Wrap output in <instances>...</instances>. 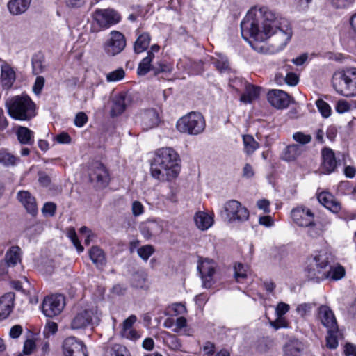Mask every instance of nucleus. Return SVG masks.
I'll return each instance as SVG.
<instances>
[{
  "label": "nucleus",
  "instance_id": "4468645a",
  "mask_svg": "<svg viewBox=\"0 0 356 356\" xmlns=\"http://www.w3.org/2000/svg\"><path fill=\"white\" fill-rule=\"evenodd\" d=\"M197 269L202 280L203 286L210 288L212 285L213 276L216 269L214 261L209 259H204L199 261Z\"/></svg>",
  "mask_w": 356,
  "mask_h": 356
},
{
  "label": "nucleus",
  "instance_id": "6e6d98bb",
  "mask_svg": "<svg viewBox=\"0 0 356 356\" xmlns=\"http://www.w3.org/2000/svg\"><path fill=\"white\" fill-rule=\"evenodd\" d=\"M36 346L33 339H26L24 343L23 354L30 355L35 350Z\"/></svg>",
  "mask_w": 356,
  "mask_h": 356
},
{
  "label": "nucleus",
  "instance_id": "473e14b6",
  "mask_svg": "<svg viewBox=\"0 0 356 356\" xmlns=\"http://www.w3.org/2000/svg\"><path fill=\"white\" fill-rule=\"evenodd\" d=\"M300 154V146L298 145H291L284 149L282 154V158L286 161H291L296 159Z\"/></svg>",
  "mask_w": 356,
  "mask_h": 356
},
{
  "label": "nucleus",
  "instance_id": "49530a36",
  "mask_svg": "<svg viewBox=\"0 0 356 356\" xmlns=\"http://www.w3.org/2000/svg\"><path fill=\"white\" fill-rule=\"evenodd\" d=\"M316 106L323 118H328L331 114L330 105L323 99H318L316 102Z\"/></svg>",
  "mask_w": 356,
  "mask_h": 356
},
{
  "label": "nucleus",
  "instance_id": "37998d69",
  "mask_svg": "<svg viewBox=\"0 0 356 356\" xmlns=\"http://www.w3.org/2000/svg\"><path fill=\"white\" fill-rule=\"evenodd\" d=\"M315 305L311 302H304L298 305L296 309V313L302 318L309 315Z\"/></svg>",
  "mask_w": 356,
  "mask_h": 356
},
{
  "label": "nucleus",
  "instance_id": "c9c22d12",
  "mask_svg": "<svg viewBox=\"0 0 356 356\" xmlns=\"http://www.w3.org/2000/svg\"><path fill=\"white\" fill-rule=\"evenodd\" d=\"M245 152L250 155L259 147V143L250 135H244L243 136Z\"/></svg>",
  "mask_w": 356,
  "mask_h": 356
},
{
  "label": "nucleus",
  "instance_id": "052dcab7",
  "mask_svg": "<svg viewBox=\"0 0 356 356\" xmlns=\"http://www.w3.org/2000/svg\"><path fill=\"white\" fill-rule=\"evenodd\" d=\"M58 330V325L56 323L50 322L47 324L44 330L43 334L46 338L49 337L50 334H54Z\"/></svg>",
  "mask_w": 356,
  "mask_h": 356
},
{
  "label": "nucleus",
  "instance_id": "58836bf2",
  "mask_svg": "<svg viewBox=\"0 0 356 356\" xmlns=\"http://www.w3.org/2000/svg\"><path fill=\"white\" fill-rule=\"evenodd\" d=\"M126 108V98L124 96L117 97L111 109V115L117 116L122 114Z\"/></svg>",
  "mask_w": 356,
  "mask_h": 356
},
{
  "label": "nucleus",
  "instance_id": "bf43d9fd",
  "mask_svg": "<svg viewBox=\"0 0 356 356\" xmlns=\"http://www.w3.org/2000/svg\"><path fill=\"white\" fill-rule=\"evenodd\" d=\"M170 308L174 312L175 316L184 314L186 312V308L185 305L181 302L174 303L171 305Z\"/></svg>",
  "mask_w": 356,
  "mask_h": 356
},
{
  "label": "nucleus",
  "instance_id": "ddd939ff",
  "mask_svg": "<svg viewBox=\"0 0 356 356\" xmlns=\"http://www.w3.org/2000/svg\"><path fill=\"white\" fill-rule=\"evenodd\" d=\"M63 352L65 356H88L84 343L74 337L64 340Z\"/></svg>",
  "mask_w": 356,
  "mask_h": 356
},
{
  "label": "nucleus",
  "instance_id": "f704fd0d",
  "mask_svg": "<svg viewBox=\"0 0 356 356\" xmlns=\"http://www.w3.org/2000/svg\"><path fill=\"white\" fill-rule=\"evenodd\" d=\"M302 346L298 341H291L284 347L285 356H300Z\"/></svg>",
  "mask_w": 356,
  "mask_h": 356
},
{
  "label": "nucleus",
  "instance_id": "3c124183",
  "mask_svg": "<svg viewBox=\"0 0 356 356\" xmlns=\"http://www.w3.org/2000/svg\"><path fill=\"white\" fill-rule=\"evenodd\" d=\"M33 73L35 75L42 73L44 70V66L42 60L38 57H33L32 58Z\"/></svg>",
  "mask_w": 356,
  "mask_h": 356
},
{
  "label": "nucleus",
  "instance_id": "a19ab883",
  "mask_svg": "<svg viewBox=\"0 0 356 356\" xmlns=\"http://www.w3.org/2000/svg\"><path fill=\"white\" fill-rule=\"evenodd\" d=\"M17 158L4 149H0V163L5 166L14 165Z\"/></svg>",
  "mask_w": 356,
  "mask_h": 356
},
{
  "label": "nucleus",
  "instance_id": "5fc2aeb1",
  "mask_svg": "<svg viewBox=\"0 0 356 356\" xmlns=\"http://www.w3.org/2000/svg\"><path fill=\"white\" fill-rule=\"evenodd\" d=\"M44 78L43 76H37L33 86V91L35 95H40L44 86Z\"/></svg>",
  "mask_w": 356,
  "mask_h": 356
},
{
  "label": "nucleus",
  "instance_id": "39448f33",
  "mask_svg": "<svg viewBox=\"0 0 356 356\" xmlns=\"http://www.w3.org/2000/svg\"><path fill=\"white\" fill-rule=\"evenodd\" d=\"M205 120L203 115L197 112H191L178 120L176 127L183 134L198 135L205 129Z\"/></svg>",
  "mask_w": 356,
  "mask_h": 356
},
{
  "label": "nucleus",
  "instance_id": "cd10ccee",
  "mask_svg": "<svg viewBox=\"0 0 356 356\" xmlns=\"http://www.w3.org/2000/svg\"><path fill=\"white\" fill-rule=\"evenodd\" d=\"M151 63H152L149 60V59L144 58L138 65L137 70L138 74L140 76H143L147 74L150 70H154L156 74L161 72L165 71V65L160 64L159 68H157L156 67H153Z\"/></svg>",
  "mask_w": 356,
  "mask_h": 356
},
{
  "label": "nucleus",
  "instance_id": "8fccbe9b",
  "mask_svg": "<svg viewBox=\"0 0 356 356\" xmlns=\"http://www.w3.org/2000/svg\"><path fill=\"white\" fill-rule=\"evenodd\" d=\"M329 2L336 9H344L350 6L355 0H329Z\"/></svg>",
  "mask_w": 356,
  "mask_h": 356
},
{
  "label": "nucleus",
  "instance_id": "7c9ffc66",
  "mask_svg": "<svg viewBox=\"0 0 356 356\" xmlns=\"http://www.w3.org/2000/svg\"><path fill=\"white\" fill-rule=\"evenodd\" d=\"M89 256L97 268H102L106 263L104 251L97 246H92L89 251Z\"/></svg>",
  "mask_w": 356,
  "mask_h": 356
},
{
  "label": "nucleus",
  "instance_id": "dca6fc26",
  "mask_svg": "<svg viewBox=\"0 0 356 356\" xmlns=\"http://www.w3.org/2000/svg\"><path fill=\"white\" fill-rule=\"evenodd\" d=\"M268 100L275 108L282 109L286 108L290 104V97L281 90H272L268 93Z\"/></svg>",
  "mask_w": 356,
  "mask_h": 356
},
{
  "label": "nucleus",
  "instance_id": "f3484780",
  "mask_svg": "<svg viewBox=\"0 0 356 356\" xmlns=\"http://www.w3.org/2000/svg\"><path fill=\"white\" fill-rule=\"evenodd\" d=\"M318 318L327 329H335L338 327L332 310L327 305H321L318 307Z\"/></svg>",
  "mask_w": 356,
  "mask_h": 356
},
{
  "label": "nucleus",
  "instance_id": "4be33fe9",
  "mask_svg": "<svg viewBox=\"0 0 356 356\" xmlns=\"http://www.w3.org/2000/svg\"><path fill=\"white\" fill-rule=\"evenodd\" d=\"M318 202L330 211L337 213L341 211V203L328 192H322L318 195Z\"/></svg>",
  "mask_w": 356,
  "mask_h": 356
},
{
  "label": "nucleus",
  "instance_id": "6e6552de",
  "mask_svg": "<svg viewBox=\"0 0 356 356\" xmlns=\"http://www.w3.org/2000/svg\"><path fill=\"white\" fill-rule=\"evenodd\" d=\"M92 19L102 29L119 23L121 20V15L113 8H97L92 13Z\"/></svg>",
  "mask_w": 356,
  "mask_h": 356
},
{
  "label": "nucleus",
  "instance_id": "ea45409f",
  "mask_svg": "<svg viewBox=\"0 0 356 356\" xmlns=\"http://www.w3.org/2000/svg\"><path fill=\"white\" fill-rule=\"evenodd\" d=\"M325 274H327L326 279L330 278L333 280H339L344 277L345 269L341 266L330 267L329 270H325Z\"/></svg>",
  "mask_w": 356,
  "mask_h": 356
},
{
  "label": "nucleus",
  "instance_id": "aec40b11",
  "mask_svg": "<svg viewBox=\"0 0 356 356\" xmlns=\"http://www.w3.org/2000/svg\"><path fill=\"white\" fill-rule=\"evenodd\" d=\"M143 129L145 131L156 127L159 124V115L154 109H147L140 113Z\"/></svg>",
  "mask_w": 356,
  "mask_h": 356
},
{
  "label": "nucleus",
  "instance_id": "69168bd1",
  "mask_svg": "<svg viewBox=\"0 0 356 356\" xmlns=\"http://www.w3.org/2000/svg\"><path fill=\"white\" fill-rule=\"evenodd\" d=\"M289 310V305L284 302H280L276 307V314L277 317H282Z\"/></svg>",
  "mask_w": 356,
  "mask_h": 356
},
{
  "label": "nucleus",
  "instance_id": "a211bd4d",
  "mask_svg": "<svg viewBox=\"0 0 356 356\" xmlns=\"http://www.w3.org/2000/svg\"><path fill=\"white\" fill-rule=\"evenodd\" d=\"M17 200L22 203L28 213L35 216L38 207L35 198L27 191H19L17 194Z\"/></svg>",
  "mask_w": 356,
  "mask_h": 356
},
{
  "label": "nucleus",
  "instance_id": "9b49d317",
  "mask_svg": "<svg viewBox=\"0 0 356 356\" xmlns=\"http://www.w3.org/2000/svg\"><path fill=\"white\" fill-rule=\"evenodd\" d=\"M89 179L99 188H105L109 182V175L106 167L100 162L91 164L88 171Z\"/></svg>",
  "mask_w": 356,
  "mask_h": 356
},
{
  "label": "nucleus",
  "instance_id": "13d9d810",
  "mask_svg": "<svg viewBox=\"0 0 356 356\" xmlns=\"http://www.w3.org/2000/svg\"><path fill=\"white\" fill-rule=\"evenodd\" d=\"M132 213L134 216H138L144 213V207L139 201H134L131 207Z\"/></svg>",
  "mask_w": 356,
  "mask_h": 356
},
{
  "label": "nucleus",
  "instance_id": "423d86ee",
  "mask_svg": "<svg viewBox=\"0 0 356 356\" xmlns=\"http://www.w3.org/2000/svg\"><path fill=\"white\" fill-rule=\"evenodd\" d=\"M101 312L97 306L81 307L72 319L70 327L72 330L84 329L88 325L97 324L100 321Z\"/></svg>",
  "mask_w": 356,
  "mask_h": 356
},
{
  "label": "nucleus",
  "instance_id": "a878e982",
  "mask_svg": "<svg viewBox=\"0 0 356 356\" xmlns=\"http://www.w3.org/2000/svg\"><path fill=\"white\" fill-rule=\"evenodd\" d=\"M22 250L17 245L12 246L6 252L4 261L8 266H15L17 263L21 262Z\"/></svg>",
  "mask_w": 356,
  "mask_h": 356
},
{
  "label": "nucleus",
  "instance_id": "0e129e2a",
  "mask_svg": "<svg viewBox=\"0 0 356 356\" xmlns=\"http://www.w3.org/2000/svg\"><path fill=\"white\" fill-rule=\"evenodd\" d=\"M187 321L186 318L181 316L176 319L175 321V327L172 328V331L175 332H178L181 329L186 327Z\"/></svg>",
  "mask_w": 356,
  "mask_h": 356
},
{
  "label": "nucleus",
  "instance_id": "5701e85b",
  "mask_svg": "<svg viewBox=\"0 0 356 356\" xmlns=\"http://www.w3.org/2000/svg\"><path fill=\"white\" fill-rule=\"evenodd\" d=\"M15 300V293L9 292L0 298V321L6 319L11 313Z\"/></svg>",
  "mask_w": 356,
  "mask_h": 356
},
{
  "label": "nucleus",
  "instance_id": "f03ea898",
  "mask_svg": "<svg viewBox=\"0 0 356 356\" xmlns=\"http://www.w3.org/2000/svg\"><path fill=\"white\" fill-rule=\"evenodd\" d=\"M179 154L172 148L159 149L151 164V175L161 181H171L179 174Z\"/></svg>",
  "mask_w": 356,
  "mask_h": 356
},
{
  "label": "nucleus",
  "instance_id": "7ed1b4c3",
  "mask_svg": "<svg viewBox=\"0 0 356 356\" xmlns=\"http://www.w3.org/2000/svg\"><path fill=\"white\" fill-rule=\"evenodd\" d=\"M8 115L16 120L29 121L35 116V104L26 95H17L6 102Z\"/></svg>",
  "mask_w": 356,
  "mask_h": 356
},
{
  "label": "nucleus",
  "instance_id": "338daca9",
  "mask_svg": "<svg viewBox=\"0 0 356 356\" xmlns=\"http://www.w3.org/2000/svg\"><path fill=\"white\" fill-rule=\"evenodd\" d=\"M23 328L20 325H15L13 326L9 332V336L12 339H17L22 334Z\"/></svg>",
  "mask_w": 356,
  "mask_h": 356
},
{
  "label": "nucleus",
  "instance_id": "680f3d73",
  "mask_svg": "<svg viewBox=\"0 0 356 356\" xmlns=\"http://www.w3.org/2000/svg\"><path fill=\"white\" fill-rule=\"evenodd\" d=\"M350 109V106L346 100H339L336 105V111L339 113H343Z\"/></svg>",
  "mask_w": 356,
  "mask_h": 356
},
{
  "label": "nucleus",
  "instance_id": "c85d7f7f",
  "mask_svg": "<svg viewBox=\"0 0 356 356\" xmlns=\"http://www.w3.org/2000/svg\"><path fill=\"white\" fill-rule=\"evenodd\" d=\"M1 82L4 88H11L15 81V73L14 70L8 65L1 66Z\"/></svg>",
  "mask_w": 356,
  "mask_h": 356
},
{
  "label": "nucleus",
  "instance_id": "e433bc0d",
  "mask_svg": "<svg viewBox=\"0 0 356 356\" xmlns=\"http://www.w3.org/2000/svg\"><path fill=\"white\" fill-rule=\"evenodd\" d=\"M339 329H327V335L326 337V346L330 349H336L338 347Z\"/></svg>",
  "mask_w": 356,
  "mask_h": 356
},
{
  "label": "nucleus",
  "instance_id": "c756f323",
  "mask_svg": "<svg viewBox=\"0 0 356 356\" xmlns=\"http://www.w3.org/2000/svg\"><path fill=\"white\" fill-rule=\"evenodd\" d=\"M194 220L197 227L201 230H207L213 223V218L208 213L202 211L196 213Z\"/></svg>",
  "mask_w": 356,
  "mask_h": 356
},
{
  "label": "nucleus",
  "instance_id": "bb28decb",
  "mask_svg": "<svg viewBox=\"0 0 356 356\" xmlns=\"http://www.w3.org/2000/svg\"><path fill=\"white\" fill-rule=\"evenodd\" d=\"M151 41V36L149 33L143 32L139 33L134 44V51L136 54H140L147 49Z\"/></svg>",
  "mask_w": 356,
  "mask_h": 356
},
{
  "label": "nucleus",
  "instance_id": "72a5a7b5",
  "mask_svg": "<svg viewBox=\"0 0 356 356\" xmlns=\"http://www.w3.org/2000/svg\"><path fill=\"white\" fill-rule=\"evenodd\" d=\"M104 356H131V355L124 346L115 343L106 348Z\"/></svg>",
  "mask_w": 356,
  "mask_h": 356
},
{
  "label": "nucleus",
  "instance_id": "4d7b16f0",
  "mask_svg": "<svg viewBox=\"0 0 356 356\" xmlns=\"http://www.w3.org/2000/svg\"><path fill=\"white\" fill-rule=\"evenodd\" d=\"M88 121V117L83 112H79L76 114L74 119V124L78 127H82Z\"/></svg>",
  "mask_w": 356,
  "mask_h": 356
},
{
  "label": "nucleus",
  "instance_id": "864d4df0",
  "mask_svg": "<svg viewBox=\"0 0 356 356\" xmlns=\"http://www.w3.org/2000/svg\"><path fill=\"white\" fill-rule=\"evenodd\" d=\"M293 138L298 143L305 145L312 140V136L309 134H305L302 132H296L293 135Z\"/></svg>",
  "mask_w": 356,
  "mask_h": 356
},
{
  "label": "nucleus",
  "instance_id": "4c0bfd02",
  "mask_svg": "<svg viewBox=\"0 0 356 356\" xmlns=\"http://www.w3.org/2000/svg\"><path fill=\"white\" fill-rule=\"evenodd\" d=\"M330 222H327V223L317 225L314 222V219L313 224L307 227H308V230H307L308 235L313 238H316L319 237L320 236H321L323 234L324 231L326 229L327 225Z\"/></svg>",
  "mask_w": 356,
  "mask_h": 356
},
{
  "label": "nucleus",
  "instance_id": "09e8293b",
  "mask_svg": "<svg viewBox=\"0 0 356 356\" xmlns=\"http://www.w3.org/2000/svg\"><path fill=\"white\" fill-rule=\"evenodd\" d=\"M146 278L143 273H136L131 278V284L136 288H143L145 284Z\"/></svg>",
  "mask_w": 356,
  "mask_h": 356
},
{
  "label": "nucleus",
  "instance_id": "f8f14e48",
  "mask_svg": "<svg viewBox=\"0 0 356 356\" xmlns=\"http://www.w3.org/2000/svg\"><path fill=\"white\" fill-rule=\"evenodd\" d=\"M125 46L124 35L118 31H112L109 39L104 44V49L107 54L115 56L123 51Z\"/></svg>",
  "mask_w": 356,
  "mask_h": 356
},
{
  "label": "nucleus",
  "instance_id": "b1692460",
  "mask_svg": "<svg viewBox=\"0 0 356 356\" xmlns=\"http://www.w3.org/2000/svg\"><path fill=\"white\" fill-rule=\"evenodd\" d=\"M16 136L21 145H31L34 143V133L29 128L18 126L16 128Z\"/></svg>",
  "mask_w": 356,
  "mask_h": 356
},
{
  "label": "nucleus",
  "instance_id": "20e7f679",
  "mask_svg": "<svg viewBox=\"0 0 356 356\" xmlns=\"http://www.w3.org/2000/svg\"><path fill=\"white\" fill-rule=\"evenodd\" d=\"M332 82L339 94L346 97L356 96V68L349 67L335 72Z\"/></svg>",
  "mask_w": 356,
  "mask_h": 356
},
{
  "label": "nucleus",
  "instance_id": "774afa93",
  "mask_svg": "<svg viewBox=\"0 0 356 356\" xmlns=\"http://www.w3.org/2000/svg\"><path fill=\"white\" fill-rule=\"evenodd\" d=\"M344 354L346 356H356V346L347 343L344 346Z\"/></svg>",
  "mask_w": 356,
  "mask_h": 356
},
{
  "label": "nucleus",
  "instance_id": "393cba45",
  "mask_svg": "<svg viewBox=\"0 0 356 356\" xmlns=\"http://www.w3.org/2000/svg\"><path fill=\"white\" fill-rule=\"evenodd\" d=\"M31 2V0H10L8 8L12 15H21L27 10Z\"/></svg>",
  "mask_w": 356,
  "mask_h": 356
},
{
  "label": "nucleus",
  "instance_id": "c03bdc74",
  "mask_svg": "<svg viewBox=\"0 0 356 356\" xmlns=\"http://www.w3.org/2000/svg\"><path fill=\"white\" fill-rule=\"evenodd\" d=\"M137 252L142 259L147 261L151 255L154 252V248L152 245H145L139 248Z\"/></svg>",
  "mask_w": 356,
  "mask_h": 356
},
{
  "label": "nucleus",
  "instance_id": "1a4fd4ad",
  "mask_svg": "<svg viewBox=\"0 0 356 356\" xmlns=\"http://www.w3.org/2000/svg\"><path fill=\"white\" fill-rule=\"evenodd\" d=\"M225 219L229 222L234 221L243 222L247 220L249 218L248 210L243 207L241 204L234 200L227 202L223 207Z\"/></svg>",
  "mask_w": 356,
  "mask_h": 356
},
{
  "label": "nucleus",
  "instance_id": "2eb2a0df",
  "mask_svg": "<svg viewBox=\"0 0 356 356\" xmlns=\"http://www.w3.org/2000/svg\"><path fill=\"white\" fill-rule=\"evenodd\" d=\"M293 221L300 227H308L313 224L314 214L305 207H298L291 211Z\"/></svg>",
  "mask_w": 356,
  "mask_h": 356
},
{
  "label": "nucleus",
  "instance_id": "2f4dec72",
  "mask_svg": "<svg viewBox=\"0 0 356 356\" xmlns=\"http://www.w3.org/2000/svg\"><path fill=\"white\" fill-rule=\"evenodd\" d=\"M261 88L251 84H247L245 92L241 97V101L245 104L251 103L257 99L260 94Z\"/></svg>",
  "mask_w": 356,
  "mask_h": 356
},
{
  "label": "nucleus",
  "instance_id": "412c9836",
  "mask_svg": "<svg viewBox=\"0 0 356 356\" xmlns=\"http://www.w3.org/2000/svg\"><path fill=\"white\" fill-rule=\"evenodd\" d=\"M140 230L144 238L148 240L161 233L163 227L157 221L149 220L141 223Z\"/></svg>",
  "mask_w": 356,
  "mask_h": 356
},
{
  "label": "nucleus",
  "instance_id": "603ef678",
  "mask_svg": "<svg viewBox=\"0 0 356 356\" xmlns=\"http://www.w3.org/2000/svg\"><path fill=\"white\" fill-rule=\"evenodd\" d=\"M68 237L71 239L74 245L76 248L79 252L83 251V247L81 245L80 241L78 239L76 233L74 229H70L68 232Z\"/></svg>",
  "mask_w": 356,
  "mask_h": 356
},
{
  "label": "nucleus",
  "instance_id": "9d476101",
  "mask_svg": "<svg viewBox=\"0 0 356 356\" xmlns=\"http://www.w3.org/2000/svg\"><path fill=\"white\" fill-rule=\"evenodd\" d=\"M65 305L63 296L60 294L51 295L44 298L42 305V310L46 316L52 318L60 314Z\"/></svg>",
  "mask_w": 356,
  "mask_h": 356
},
{
  "label": "nucleus",
  "instance_id": "f257e3e1",
  "mask_svg": "<svg viewBox=\"0 0 356 356\" xmlns=\"http://www.w3.org/2000/svg\"><path fill=\"white\" fill-rule=\"evenodd\" d=\"M242 37L264 42L270 38L271 52L282 50L292 36L289 22L266 7L252 8L241 23Z\"/></svg>",
  "mask_w": 356,
  "mask_h": 356
},
{
  "label": "nucleus",
  "instance_id": "79ce46f5",
  "mask_svg": "<svg viewBox=\"0 0 356 356\" xmlns=\"http://www.w3.org/2000/svg\"><path fill=\"white\" fill-rule=\"evenodd\" d=\"M234 277L238 282L247 277V273L249 269L248 266H244L241 263H238L234 265Z\"/></svg>",
  "mask_w": 356,
  "mask_h": 356
},
{
  "label": "nucleus",
  "instance_id": "e2e57ef3",
  "mask_svg": "<svg viewBox=\"0 0 356 356\" xmlns=\"http://www.w3.org/2000/svg\"><path fill=\"white\" fill-rule=\"evenodd\" d=\"M56 204H54L53 202H46L44 204L43 208L42 209V211L44 214L48 213L51 216H54V214L56 213Z\"/></svg>",
  "mask_w": 356,
  "mask_h": 356
},
{
  "label": "nucleus",
  "instance_id": "a18cd8bd",
  "mask_svg": "<svg viewBox=\"0 0 356 356\" xmlns=\"http://www.w3.org/2000/svg\"><path fill=\"white\" fill-rule=\"evenodd\" d=\"M125 72L122 67L112 71L106 74V80L108 82L118 81L124 77Z\"/></svg>",
  "mask_w": 356,
  "mask_h": 356
},
{
  "label": "nucleus",
  "instance_id": "de8ad7c7",
  "mask_svg": "<svg viewBox=\"0 0 356 356\" xmlns=\"http://www.w3.org/2000/svg\"><path fill=\"white\" fill-rule=\"evenodd\" d=\"M165 343L172 350H179L181 344L179 339L173 334H167V337L165 339Z\"/></svg>",
  "mask_w": 356,
  "mask_h": 356
},
{
  "label": "nucleus",
  "instance_id": "0eeeda50",
  "mask_svg": "<svg viewBox=\"0 0 356 356\" xmlns=\"http://www.w3.org/2000/svg\"><path fill=\"white\" fill-rule=\"evenodd\" d=\"M328 264L329 258L326 252H320L314 256L306 270L308 278L317 282L326 279L325 268Z\"/></svg>",
  "mask_w": 356,
  "mask_h": 356
},
{
  "label": "nucleus",
  "instance_id": "6ab92c4d",
  "mask_svg": "<svg viewBox=\"0 0 356 356\" xmlns=\"http://www.w3.org/2000/svg\"><path fill=\"white\" fill-rule=\"evenodd\" d=\"M323 162L321 168L325 173H331L334 171L337 165V161L332 149L325 147L321 152Z\"/></svg>",
  "mask_w": 356,
  "mask_h": 356
}]
</instances>
